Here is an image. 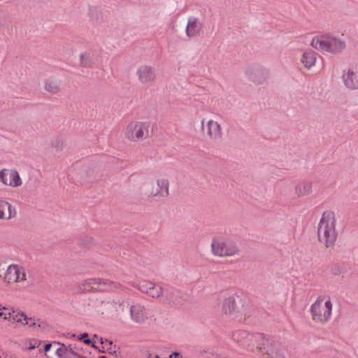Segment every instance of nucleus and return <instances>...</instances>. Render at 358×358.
Wrapping results in <instances>:
<instances>
[{
  "instance_id": "nucleus-1",
  "label": "nucleus",
  "mask_w": 358,
  "mask_h": 358,
  "mask_svg": "<svg viewBox=\"0 0 358 358\" xmlns=\"http://www.w3.org/2000/svg\"><path fill=\"white\" fill-rule=\"evenodd\" d=\"M335 217L332 212H324L318 224V237L321 243L327 247L333 245L336 240Z\"/></svg>"
},
{
  "instance_id": "nucleus-2",
  "label": "nucleus",
  "mask_w": 358,
  "mask_h": 358,
  "mask_svg": "<svg viewBox=\"0 0 358 358\" xmlns=\"http://www.w3.org/2000/svg\"><path fill=\"white\" fill-rule=\"evenodd\" d=\"M333 304L327 296H320L311 305L310 313L313 320L322 324L329 320L332 313Z\"/></svg>"
},
{
  "instance_id": "nucleus-3",
  "label": "nucleus",
  "mask_w": 358,
  "mask_h": 358,
  "mask_svg": "<svg viewBox=\"0 0 358 358\" xmlns=\"http://www.w3.org/2000/svg\"><path fill=\"white\" fill-rule=\"evenodd\" d=\"M311 45L317 50L336 53L345 48V43L334 36L324 35L313 38Z\"/></svg>"
},
{
  "instance_id": "nucleus-4",
  "label": "nucleus",
  "mask_w": 358,
  "mask_h": 358,
  "mask_svg": "<svg viewBox=\"0 0 358 358\" xmlns=\"http://www.w3.org/2000/svg\"><path fill=\"white\" fill-rule=\"evenodd\" d=\"M149 126L148 122H132L126 128L125 137L132 141L141 140L148 135Z\"/></svg>"
},
{
  "instance_id": "nucleus-5",
  "label": "nucleus",
  "mask_w": 358,
  "mask_h": 358,
  "mask_svg": "<svg viewBox=\"0 0 358 358\" xmlns=\"http://www.w3.org/2000/svg\"><path fill=\"white\" fill-rule=\"evenodd\" d=\"M244 72L248 80L258 85L264 83L270 74L268 69L257 64L246 66Z\"/></svg>"
},
{
  "instance_id": "nucleus-6",
  "label": "nucleus",
  "mask_w": 358,
  "mask_h": 358,
  "mask_svg": "<svg viewBox=\"0 0 358 358\" xmlns=\"http://www.w3.org/2000/svg\"><path fill=\"white\" fill-rule=\"evenodd\" d=\"M259 350L270 358H287V352L281 343L273 339H264Z\"/></svg>"
},
{
  "instance_id": "nucleus-7",
  "label": "nucleus",
  "mask_w": 358,
  "mask_h": 358,
  "mask_svg": "<svg viewBox=\"0 0 358 358\" xmlns=\"http://www.w3.org/2000/svg\"><path fill=\"white\" fill-rule=\"evenodd\" d=\"M211 248L213 253L220 257L232 256L238 252L236 243L231 241L213 240L211 243Z\"/></svg>"
},
{
  "instance_id": "nucleus-8",
  "label": "nucleus",
  "mask_w": 358,
  "mask_h": 358,
  "mask_svg": "<svg viewBox=\"0 0 358 358\" xmlns=\"http://www.w3.org/2000/svg\"><path fill=\"white\" fill-rule=\"evenodd\" d=\"M3 318L8 320L12 318L14 321L21 323L23 326L34 327L36 324L35 320L27 317L24 313L15 310L13 308L3 307Z\"/></svg>"
},
{
  "instance_id": "nucleus-9",
  "label": "nucleus",
  "mask_w": 358,
  "mask_h": 358,
  "mask_svg": "<svg viewBox=\"0 0 358 358\" xmlns=\"http://www.w3.org/2000/svg\"><path fill=\"white\" fill-rule=\"evenodd\" d=\"M26 279L27 273L24 267L17 264H11L8 266L4 276L6 282H21Z\"/></svg>"
},
{
  "instance_id": "nucleus-10",
  "label": "nucleus",
  "mask_w": 358,
  "mask_h": 358,
  "mask_svg": "<svg viewBox=\"0 0 358 358\" xmlns=\"http://www.w3.org/2000/svg\"><path fill=\"white\" fill-rule=\"evenodd\" d=\"M0 182L11 187H17L22 183L18 172L15 169H8L0 170Z\"/></svg>"
},
{
  "instance_id": "nucleus-11",
  "label": "nucleus",
  "mask_w": 358,
  "mask_h": 358,
  "mask_svg": "<svg viewBox=\"0 0 358 358\" xmlns=\"http://www.w3.org/2000/svg\"><path fill=\"white\" fill-rule=\"evenodd\" d=\"M342 79L347 88L358 89V66H351L343 70Z\"/></svg>"
},
{
  "instance_id": "nucleus-12",
  "label": "nucleus",
  "mask_w": 358,
  "mask_h": 358,
  "mask_svg": "<svg viewBox=\"0 0 358 358\" xmlns=\"http://www.w3.org/2000/svg\"><path fill=\"white\" fill-rule=\"evenodd\" d=\"M203 31V23L196 17L189 16L187 18L185 27V34L189 38H194L200 36Z\"/></svg>"
},
{
  "instance_id": "nucleus-13",
  "label": "nucleus",
  "mask_w": 358,
  "mask_h": 358,
  "mask_svg": "<svg viewBox=\"0 0 358 358\" xmlns=\"http://www.w3.org/2000/svg\"><path fill=\"white\" fill-rule=\"evenodd\" d=\"M131 319L137 323H143L148 318V310L140 303H134L129 308Z\"/></svg>"
},
{
  "instance_id": "nucleus-14",
  "label": "nucleus",
  "mask_w": 358,
  "mask_h": 358,
  "mask_svg": "<svg viewBox=\"0 0 358 358\" xmlns=\"http://www.w3.org/2000/svg\"><path fill=\"white\" fill-rule=\"evenodd\" d=\"M136 74L139 81L143 84H148L154 81L156 73L155 68L143 65L138 68Z\"/></svg>"
},
{
  "instance_id": "nucleus-15",
  "label": "nucleus",
  "mask_w": 358,
  "mask_h": 358,
  "mask_svg": "<svg viewBox=\"0 0 358 358\" xmlns=\"http://www.w3.org/2000/svg\"><path fill=\"white\" fill-rule=\"evenodd\" d=\"M238 298L236 294H225L222 303V312L224 314H231L236 311L238 308Z\"/></svg>"
},
{
  "instance_id": "nucleus-16",
  "label": "nucleus",
  "mask_w": 358,
  "mask_h": 358,
  "mask_svg": "<svg viewBox=\"0 0 358 358\" xmlns=\"http://www.w3.org/2000/svg\"><path fill=\"white\" fill-rule=\"evenodd\" d=\"M202 129L205 134H206L212 139H218L221 137V129L220 124L213 120H209L206 124L204 121L201 122Z\"/></svg>"
},
{
  "instance_id": "nucleus-17",
  "label": "nucleus",
  "mask_w": 358,
  "mask_h": 358,
  "mask_svg": "<svg viewBox=\"0 0 358 358\" xmlns=\"http://www.w3.org/2000/svg\"><path fill=\"white\" fill-rule=\"evenodd\" d=\"M149 194L155 196L165 197L169 194V182L168 180L162 178L157 180V187L153 188Z\"/></svg>"
},
{
  "instance_id": "nucleus-18",
  "label": "nucleus",
  "mask_w": 358,
  "mask_h": 358,
  "mask_svg": "<svg viewBox=\"0 0 358 358\" xmlns=\"http://www.w3.org/2000/svg\"><path fill=\"white\" fill-rule=\"evenodd\" d=\"M16 210L8 202L0 200V220H10L15 217Z\"/></svg>"
},
{
  "instance_id": "nucleus-19",
  "label": "nucleus",
  "mask_w": 358,
  "mask_h": 358,
  "mask_svg": "<svg viewBox=\"0 0 358 358\" xmlns=\"http://www.w3.org/2000/svg\"><path fill=\"white\" fill-rule=\"evenodd\" d=\"M301 62L306 69H310L315 64V54L312 51H305L301 58Z\"/></svg>"
},
{
  "instance_id": "nucleus-20",
  "label": "nucleus",
  "mask_w": 358,
  "mask_h": 358,
  "mask_svg": "<svg viewBox=\"0 0 358 358\" xmlns=\"http://www.w3.org/2000/svg\"><path fill=\"white\" fill-rule=\"evenodd\" d=\"M179 296L180 292L174 288L167 287L164 290L163 297L169 303H175Z\"/></svg>"
},
{
  "instance_id": "nucleus-21",
  "label": "nucleus",
  "mask_w": 358,
  "mask_h": 358,
  "mask_svg": "<svg viewBox=\"0 0 358 358\" xmlns=\"http://www.w3.org/2000/svg\"><path fill=\"white\" fill-rule=\"evenodd\" d=\"M87 283L89 285H103L106 286V288L110 289H113V288H117V285L113 281L106 279L102 278H92L87 280Z\"/></svg>"
},
{
  "instance_id": "nucleus-22",
  "label": "nucleus",
  "mask_w": 358,
  "mask_h": 358,
  "mask_svg": "<svg viewBox=\"0 0 358 358\" xmlns=\"http://www.w3.org/2000/svg\"><path fill=\"white\" fill-rule=\"evenodd\" d=\"M312 191V185L309 182H301L296 187V193L299 196L309 194Z\"/></svg>"
},
{
  "instance_id": "nucleus-23",
  "label": "nucleus",
  "mask_w": 358,
  "mask_h": 358,
  "mask_svg": "<svg viewBox=\"0 0 358 358\" xmlns=\"http://www.w3.org/2000/svg\"><path fill=\"white\" fill-rule=\"evenodd\" d=\"M59 81L54 78H50L45 83V89L50 92H56L59 90Z\"/></svg>"
},
{
  "instance_id": "nucleus-24",
  "label": "nucleus",
  "mask_w": 358,
  "mask_h": 358,
  "mask_svg": "<svg viewBox=\"0 0 358 358\" xmlns=\"http://www.w3.org/2000/svg\"><path fill=\"white\" fill-rule=\"evenodd\" d=\"M164 289L159 285H156L152 282V286H151L150 289L149 290L147 295L151 296L152 298H158L161 296H163Z\"/></svg>"
},
{
  "instance_id": "nucleus-25",
  "label": "nucleus",
  "mask_w": 358,
  "mask_h": 358,
  "mask_svg": "<svg viewBox=\"0 0 358 358\" xmlns=\"http://www.w3.org/2000/svg\"><path fill=\"white\" fill-rule=\"evenodd\" d=\"M80 62L84 66H89L93 63V57L90 52H84L80 56Z\"/></svg>"
},
{
  "instance_id": "nucleus-26",
  "label": "nucleus",
  "mask_w": 358,
  "mask_h": 358,
  "mask_svg": "<svg viewBox=\"0 0 358 358\" xmlns=\"http://www.w3.org/2000/svg\"><path fill=\"white\" fill-rule=\"evenodd\" d=\"M138 289L146 294H148L151 286H152V282L147 280H141L136 285Z\"/></svg>"
},
{
  "instance_id": "nucleus-27",
  "label": "nucleus",
  "mask_w": 358,
  "mask_h": 358,
  "mask_svg": "<svg viewBox=\"0 0 358 358\" xmlns=\"http://www.w3.org/2000/svg\"><path fill=\"white\" fill-rule=\"evenodd\" d=\"M66 350L67 358H78L79 355L77 353L78 348L76 345L73 347L72 345H70L69 347L66 346Z\"/></svg>"
},
{
  "instance_id": "nucleus-28",
  "label": "nucleus",
  "mask_w": 358,
  "mask_h": 358,
  "mask_svg": "<svg viewBox=\"0 0 358 358\" xmlns=\"http://www.w3.org/2000/svg\"><path fill=\"white\" fill-rule=\"evenodd\" d=\"M246 337H248V334L245 331H236L232 335L233 339L240 343L244 342Z\"/></svg>"
},
{
  "instance_id": "nucleus-29",
  "label": "nucleus",
  "mask_w": 358,
  "mask_h": 358,
  "mask_svg": "<svg viewBox=\"0 0 358 358\" xmlns=\"http://www.w3.org/2000/svg\"><path fill=\"white\" fill-rule=\"evenodd\" d=\"M100 344L102 345V352H104L105 350L109 351L110 353L112 352V345L113 343L112 341L108 340V339H103L102 338H99Z\"/></svg>"
},
{
  "instance_id": "nucleus-30",
  "label": "nucleus",
  "mask_w": 358,
  "mask_h": 358,
  "mask_svg": "<svg viewBox=\"0 0 358 358\" xmlns=\"http://www.w3.org/2000/svg\"><path fill=\"white\" fill-rule=\"evenodd\" d=\"M66 346L62 345V347L59 348L56 351V355L59 358H67Z\"/></svg>"
},
{
  "instance_id": "nucleus-31",
  "label": "nucleus",
  "mask_w": 358,
  "mask_h": 358,
  "mask_svg": "<svg viewBox=\"0 0 358 358\" xmlns=\"http://www.w3.org/2000/svg\"><path fill=\"white\" fill-rule=\"evenodd\" d=\"M0 358H17L14 355H8L4 352L0 350Z\"/></svg>"
},
{
  "instance_id": "nucleus-32",
  "label": "nucleus",
  "mask_w": 358,
  "mask_h": 358,
  "mask_svg": "<svg viewBox=\"0 0 358 358\" xmlns=\"http://www.w3.org/2000/svg\"><path fill=\"white\" fill-rule=\"evenodd\" d=\"M83 342L85 343V344H92V346L95 348H98V346L96 345V342L94 341V340H91L88 337L86 338V339H84Z\"/></svg>"
},
{
  "instance_id": "nucleus-33",
  "label": "nucleus",
  "mask_w": 358,
  "mask_h": 358,
  "mask_svg": "<svg viewBox=\"0 0 358 358\" xmlns=\"http://www.w3.org/2000/svg\"><path fill=\"white\" fill-rule=\"evenodd\" d=\"M169 358H182V355L179 352H174L171 355H170Z\"/></svg>"
},
{
  "instance_id": "nucleus-34",
  "label": "nucleus",
  "mask_w": 358,
  "mask_h": 358,
  "mask_svg": "<svg viewBox=\"0 0 358 358\" xmlns=\"http://www.w3.org/2000/svg\"><path fill=\"white\" fill-rule=\"evenodd\" d=\"M88 337L87 333H83L78 336V339L80 341H84V339H86Z\"/></svg>"
},
{
  "instance_id": "nucleus-35",
  "label": "nucleus",
  "mask_w": 358,
  "mask_h": 358,
  "mask_svg": "<svg viewBox=\"0 0 358 358\" xmlns=\"http://www.w3.org/2000/svg\"><path fill=\"white\" fill-rule=\"evenodd\" d=\"M52 345L50 343H47L44 346V351L45 352H48L51 348Z\"/></svg>"
},
{
  "instance_id": "nucleus-36",
  "label": "nucleus",
  "mask_w": 358,
  "mask_h": 358,
  "mask_svg": "<svg viewBox=\"0 0 358 358\" xmlns=\"http://www.w3.org/2000/svg\"><path fill=\"white\" fill-rule=\"evenodd\" d=\"M36 348L34 345H32L31 343L29 344V347H27L28 350H33Z\"/></svg>"
},
{
  "instance_id": "nucleus-37",
  "label": "nucleus",
  "mask_w": 358,
  "mask_h": 358,
  "mask_svg": "<svg viewBox=\"0 0 358 358\" xmlns=\"http://www.w3.org/2000/svg\"><path fill=\"white\" fill-rule=\"evenodd\" d=\"M3 307H1V306H0V317H3V315H4V314H3Z\"/></svg>"
},
{
  "instance_id": "nucleus-38",
  "label": "nucleus",
  "mask_w": 358,
  "mask_h": 358,
  "mask_svg": "<svg viewBox=\"0 0 358 358\" xmlns=\"http://www.w3.org/2000/svg\"><path fill=\"white\" fill-rule=\"evenodd\" d=\"M121 307H122V304L120 303L118 306V308L117 309V311L123 310V308H122Z\"/></svg>"
},
{
  "instance_id": "nucleus-39",
  "label": "nucleus",
  "mask_w": 358,
  "mask_h": 358,
  "mask_svg": "<svg viewBox=\"0 0 358 358\" xmlns=\"http://www.w3.org/2000/svg\"><path fill=\"white\" fill-rule=\"evenodd\" d=\"M100 358H108L106 356H101Z\"/></svg>"
},
{
  "instance_id": "nucleus-40",
  "label": "nucleus",
  "mask_w": 358,
  "mask_h": 358,
  "mask_svg": "<svg viewBox=\"0 0 358 358\" xmlns=\"http://www.w3.org/2000/svg\"><path fill=\"white\" fill-rule=\"evenodd\" d=\"M155 358H159V355H155Z\"/></svg>"
},
{
  "instance_id": "nucleus-41",
  "label": "nucleus",
  "mask_w": 358,
  "mask_h": 358,
  "mask_svg": "<svg viewBox=\"0 0 358 358\" xmlns=\"http://www.w3.org/2000/svg\"><path fill=\"white\" fill-rule=\"evenodd\" d=\"M148 358H151V354H149Z\"/></svg>"
}]
</instances>
